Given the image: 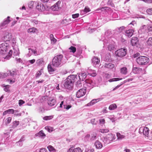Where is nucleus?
I'll list each match as a JSON object with an SVG mask.
<instances>
[{
    "label": "nucleus",
    "mask_w": 152,
    "mask_h": 152,
    "mask_svg": "<svg viewBox=\"0 0 152 152\" xmlns=\"http://www.w3.org/2000/svg\"><path fill=\"white\" fill-rule=\"evenodd\" d=\"M64 56L62 54H59L55 56L52 60V65L54 67H61L65 64L63 61Z\"/></svg>",
    "instance_id": "1"
},
{
    "label": "nucleus",
    "mask_w": 152,
    "mask_h": 152,
    "mask_svg": "<svg viewBox=\"0 0 152 152\" xmlns=\"http://www.w3.org/2000/svg\"><path fill=\"white\" fill-rule=\"evenodd\" d=\"M76 75H72L69 76L65 80L64 86L65 88L70 90L73 86V83L76 80Z\"/></svg>",
    "instance_id": "2"
},
{
    "label": "nucleus",
    "mask_w": 152,
    "mask_h": 152,
    "mask_svg": "<svg viewBox=\"0 0 152 152\" xmlns=\"http://www.w3.org/2000/svg\"><path fill=\"white\" fill-rule=\"evenodd\" d=\"M137 63L140 65H145L149 62V58L145 56H140L136 59Z\"/></svg>",
    "instance_id": "3"
},
{
    "label": "nucleus",
    "mask_w": 152,
    "mask_h": 152,
    "mask_svg": "<svg viewBox=\"0 0 152 152\" xmlns=\"http://www.w3.org/2000/svg\"><path fill=\"white\" fill-rule=\"evenodd\" d=\"M9 48L8 44L4 42L0 45V54L4 55L7 53L8 49Z\"/></svg>",
    "instance_id": "4"
},
{
    "label": "nucleus",
    "mask_w": 152,
    "mask_h": 152,
    "mask_svg": "<svg viewBox=\"0 0 152 152\" xmlns=\"http://www.w3.org/2000/svg\"><path fill=\"white\" fill-rule=\"evenodd\" d=\"M127 52V49L126 48H124L118 50L115 52V53L117 56L122 57L126 56Z\"/></svg>",
    "instance_id": "5"
},
{
    "label": "nucleus",
    "mask_w": 152,
    "mask_h": 152,
    "mask_svg": "<svg viewBox=\"0 0 152 152\" xmlns=\"http://www.w3.org/2000/svg\"><path fill=\"white\" fill-rule=\"evenodd\" d=\"M70 105H58V106H56L55 108L56 110L57 111L62 110L65 111V110H68L71 107Z\"/></svg>",
    "instance_id": "6"
},
{
    "label": "nucleus",
    "mask_w": 152,
    "mask_h": 152,
    "mask_svg": "<svg viewBox=\"0 0 152 152\" xmlns=\"http://www.w3.org/2000/svg\"><path fill=\"white\" fill-rule=\"evenodd\" d=\"M115 135L112 134H108L106 138H104V139L106 140V142L107 143H110L111 141L115 140Z\"/></svg>",
    "instance_id": "7"
},
{
    "label": "nucleus",
    "mask_w": 152,
    "mask_h": 152,
    "mask_svg": "<svg viewBox=\"0 0 152 152\" xmlns=\"http://www.w3.org/2000/svg\"><path fill=\"white\" fill-rule=\"evenodd\" d=\"M149 129L147 127H141L140 128L139 132L140 134L143 133V135L147 136L149 134Z\"/></svg>",
    "instance_id": "8"
},
{
    "label": "nucleus",
    "mask_w": 152,
    "mask_h": 152,
    "mask_svg": "<svg viewBox=\"0 0 152 152\" xmlns=\"http://www.w3.org/2000/svg\"><path fill=\"white\" fill-rule=\"evenodd\" d=\"M11 34L8 31L4 32V33L3 39L4 41H9L12 38Z\"/></svg>",
    "instance_id": "9"
},
{
    "label": "nucleus",
    "mask_w": 152,
    "mask_h": 152,
    "mask_svg": "<svg viewBox=\"0 0 152 152\" xmlns=\"http://www.w3.org/2000/svg\"><path fill=\"white\" fill-rule=\"evenodd\" d=\"M86 92V89H80L77 92L76 94V96L78 98L83 96L85 94Z\"/></svg>",
    "instance_id": "10"
},
{
    "label": "nucleus",
    "mask_w": 152,
    "mask_h": 152,
    "mask_svg": "<svg viewBox=\"0 0 152 152\" xmlns=\"http://www.w3.org/2000/svg\"><path fill=\"white\" fill-rule=\"evenodd\" d=\"M61 3V2L60 1H58L55 4L51 7V9L53 11H58L60 10L61 9V7L60 6Z\"/></svg>",
    "instance_id": "11"
},
{
    "label": "nucleus",
    "mask_w": 152,
    "mask_h": 152,
    "mask_svg": "<svg viewBox=\"0 0 152 152\" xmlns=\"http://www.w3.org/2000/svg\"><path fill=\"white\" fill-rule=\"evenodd\" d=\"M35 6L36 8L39 11H43L45 10V7L43 4L40 2L39 3L38 2H35Z\"/></svg>",
    "instance_id": "12"
},
{
    "label": "nucleus",
    "mask_w": 152,
    "mask_h": 152,
    "mask_svg": "<svg viewBox=\"0 0 152 152\" xmlns=\"http://www.w3.org/2000/svg\"><path fill=\"white\" fill-rule=\"evenodd\" d=\"M10 17L8 16L7 19H5L4 20L0 25V27L1 29L4 28L7 26V25L10 22L11 20L9 19Z\"/></svg>",
    "instance_id": "13"
},
{
    "label": "nucleus",
    "mask_w": 152,
    "mask_h": 152,
    "mask_svg": "<svg viewBox=\"0 0 152 152\" xmlns=\"http://www.w3.org/2000/svg\"><path fill=\"white\" fill-rule=\"evenodd\" d=\"M85 85L88 87L92 88L95 86V83L91 80H86L85 81Z\"/></svg>",
    "instance_id": "14"
},
{
    "label": "nucleus",
    "mask_w": 152,
    "mask_h": 152,
    "mask_svg": "<svg viewBox=\"0 0 152 152\" xmlns=\"http://www.w3.org/2000/svg\"><path fill=\"white\" fill-rule=\"evenodd\" d=\"M59 102H60V104H68L67 99L64 98L63 96H60L59 97Z\"/></svg>",
    "instance_id": "15"
},
{
    "label": "nucleus",
    "mask_w": 152,
    "mask_h": 152,
    "mask_svg": "<svg viewBox=\"0 0 152 152\" xmlns=\"http://www.w3.org/2000/svg\"><path fill=\"white\" fill-rule=\"evenodd\" d=\"M92 64L94 66L99 65L100 62V59L97 57H94L92 59Z\"/></svg>",
    "instance_id": "16"
},
{
    "label": "nucleus",
    "mask_w": 152,
    "mask_h": 152,
    "mask_svg": "<svg viewBox=\"0 0 152 152\" xmlns=\"http://www.w3.org/2000/svg\"><path fill=\"white\" fill-rule=\"evenodd\" d=\"M35 136L36 137H38L42 139H44L46 137V134L44 133L43 131L42 130L36 133Z\"/></svg>",
    "instance_id": "17"
},
{
    "label": "nucleus",
    "mask_w": 152,
    "mask_h": 152,
    "mask_svg": "<svg viewBox=\"0 0 152 152\" xmlns=\"http://www.w3.org/2000/svg\"><path fill=\"white\" fill-rule=\"evenodd\" d=\"M145 32H147L146 26L145 25H143L139 29L138 31V33L139 34H142L145 33Z\"/></svg>",
    "instance_id": "18"
},
{
    "label": "nucleus",
    "mask_w": 152,
    "mask_h": 152,
    "mask_svg": "<svg viewBox=\"0 0 152 152\" xmlns=\"http://www.w3.org/2000/svg\"><path fill=\"white\" fill-rule=\"evenodd\" d=\"M134 31L133 29H130L126 31H125V35L129 37H131L133 35Z\"/></svg>",
    "instance_id": "19"
},
{
    "label": "nucleus",
    "mask_w": 152,
    "mask_h": 152,
    "mask_svg": "<svg viewBox=\"0 0 152 152\" xmlns=\"http://www.w3.org/2000/svg\"><path fill=\"white\" fill-rule=\"evenodd\" d=\"M104 67L108 69H111L115 67V65L110 63H106L104 64Z\"/></svg>",
    "instance_id": "20"
},
{
    "label": "nucleus",
    "mask_w": 152,
    "mask_h": 152,
    "mask_svg": "<svg viewBox=\"0 0 152 152\" xmlns=\"http://www.w3.org/2000/svg\"><path fill=\"white\" fill-rule=\"evenodd\" d=\"M87 76V74L86 72H82L79 75L78 77L80 80H83L86 78Z\"/></svg>",
    "instance_id": "21"
},
{
    "label": "nucleus",
    "mask_w": 152,
    "mask_h": 152,
    "mask_svg": "<svg viewBox=\"0 0 152 152\" xmlns=\"http://www.w3.org/2000/svg\"><path fill=\"white\" fill-rule=\"evenodd\" d=\"M142 69L139 67H134L132 69L133 72L135 74L140 73L142 72Z\"/></svg>",
    "instance_id": "22"
},
{
    "label": "nucleus",
    "mask_w": 152,
    "mask_h": 152,
    "mask_svg": "<svg viewBox=\"0 0 152 152\" xmlns=\"http://www.w3.org/2000/svg\"><path fill=\"white\" fill-rule=\"evenodd\" d=\"M138 41V39L137 37H133L131 40V44L132 46H135L137 44Z\"/></svg>",
    "instance_id": "23"
},
{
    "label": "nucleus",
    "mask_w": 152,
    "mask_h": 152,
    "mask_svg": "<svg viewBox=\"0 0 152 152\" xmlns=\"http://www.w3.org/2000/svg\"><path fill=\"white\" fill-rule=\"evenodd\" d=\"M15 112H17V111L16 110L14 111V110L12 109H10L4 111L3 113V115H4L7 114H13Z\"/></svg>",
    "instance_id": "24"
},
{
    "label": "nucleus",
    "mask_w": 152,
    "mask_h": 152,
    "mask_svg": "<svg viewBox=\"0 0 152 152\" xmlns=\"http://www.w3.org/2000/svg\"><path fill=\"white\" fill-rule=\"evenodd\" d=\"M81 149L79 147L72 149L70 148L67 151V152H82Z\"/></svg>",
    "instance_id": "25"
},
{
    "label": "nucleus",
    "mask_w": 152,
    "mask_h": 152,
    "mask_svg": "<svg viewBox=\"0 0 152 152\" xmlns=\"http://www.w3.org/2000/svg\"><path fill=\"white\" fill-rule=\"evenodd\" d=\"M94 145L97 149H100L102 147V144L98 140H97L95 142Z\"/></svg>",
    "instance_id": "26"
},
{
    "label": "nucleus",
    "mask_w": 152,
    "mask_h": 152,
    "mask_svg": "<svg viewBox=\"0 0 152 152\" xmlns=\"http://www.w3.org/2000/svg\"><path fill=\"white\" fill-rule=\"evenodd\" d=\"M120 73L122 75H126L128 72L127 69L126 67H123L120 69Z\"/></svg>",
    "instance_id": "27"
},
{
    "label": "nucleus",
    "mask_w": 152,
    "mask_h": 152,
    "mask_svg": "<svg viewBox=\"0 0 152 152\" xmlns=\"http://www.w3.org/2000/svg\"><path fill=\"white\" fill-rule=\"evenodd\" d=\"M71 21V19L70 18L65 19L61 21V24L64 26H66L68 25L70 22Z\"/></svg>",
    "instance_id": "28"
},
{
    "label": "nucleus",
    "mask_w": 152,
    "mask_h": 152,
    "mask_svg": "<svg viewBox=\"0 0 152 152\" xmlns=\"http://www.w3.org/2000/svg\"><path fill=\"white\" fill-rule=\"evenodd\" d=\"M88 75L92 77H94L96 75V72L94 70L88 69Z\"/></svg>",
    "instance_id": "29"
},
{
    "label": "nucleus",
    "mask_w": 152,
    "mask_h": 152,
    "mask_svg": "<svg viewBox=\"0 0 152 152\" xmlns=\"http://www.w3.org/2000/svg\"><path fill=\"white\" fill-rule=\"evenodd\" d=\"M114 43L113 42L111 44H110L108 46V48L109 50L111 51L114 50L115 48V46L114 44Z\"/></svg>",
    "instance_id": "30"
},
{
    "label": "nucleus",
    "mask_w": 152,
    "mask_h": 152,
    "mask_svg": "<svg viewBox=\"0 0 152 152\" xmlns=\"http://www.w3.org/2000/svg\"><path fill=\"white\" fill-rule=\"evenodd\" d=\"M101 99L100 98H99L97 99H93L89 103L87 104H94L98 102H99L101 100Z\"/></svg>",
    "instance_id": "31"
},
{
    "label": "nucleus",
    "mask_w": 152,
    "mask_h": 152,
    "mask_svg": "<svg viewBox=\"0 0 152 152\" xmlns=\"http://www.w3.org/2000/svg\"><path fill=\"white\" fill-rule=\"evenodd\" d=\"M48 71L49 72H52L56 70L55 69L53 68L52 67L51 64H50L48 65Z\"/></svg>",
    "instance_id": "32"
},
{
    "label": "nucleus",
    "mask_w": 152,
    "mask_h": 152,
    "mask_svg": "<svg viewBox=\"0 0 152 152\" xmlns=\"http://www.w3.org/2000/svg\"><path fill=\"white\" fill-rule=\"evenodd\" d=\"M12 50H10L8 55L5 57H3L4 59L7 60L9 59L12 56Z\"/></svg>",
    "instance_id": "33"
},
{
    "label": "nucleus",
    "mask_w": 152,
    "mask_h": 152,
    "mask_svg": "<svg viewBox=\"0 0 152 152\" xmlns=\"http://www.w3.org/2000/svg\"><path fill=\"white\" fill-rule=\"evenodd\" d=\"M147 45L149 46H152V37L149 38L146 41Z\"/></svg>",
    "instance_id": "34"
},
{
    "label": "nucleus",
    "mask_w": 152,
    "mask_h": 152,
    "mask_svg": "<svg viewBox=\"0 0 152 152\" xmlns=\"http://www.w3.org/2000/svg\"><path fill=\"white\" fill-rule=\"evenodd\" d=\"M46 111L44 105H42L39 107L38 111L40 113H43Z\"/></svg>",
    "instance_id": "35"
},
{
    "label": "nucleus",
    "mask_w": 152,
    "mask_h": 152,
    "mask_svg": "<svg viewBox=\"0 0 152 152\" xmlns=\"http://www.w3.org/2000/svg\"><path fill=\"white\" fill-rule=\"evenodd\" d=\"M56 100L54 99L50 98L48 100V104H55Z\"/></svg>",
    "instance_id": "36"
},
{
    "label": "nucleus",
    "mask_w": 152,
    "mask_h": 152,
    "mask_svg": "<svg viewBox=\"0 0 152 152\" xmlns=\"http://www.w3.org/2000/svg\"><path fill=\"white\" fill-rule=\"evenodd\" d=\"M37 2H34L32 1H30L28 4V5L29 7L30 8H32L34 7V5L35 6V3Z\"/></svg>",
    "instance_id": "37"
},
{
    "label": "nucleus",
    "mask_w": 152,
    "mask_h": 152,
    "mask_svg": "<svg viewBox=\"0 0 152 152\" xmlns=\"http://www.w3.org/2000/svg\"><path fill=\"white\" fill-rule=\"evenodd\" d=\"M97 134L95 133H93L91 134V140H94L96 139Z\"/></svg>",
    "instance_id": "38"
},
{
    "label": "nucleus",
    "mask_w": 152,
    "mask_h": 152,
    "mask_svg": "<svg viewBox=\"0 0 152 152\" xmlns=\"http://www.w3.org/2000/svg\"><path fill=\"white\" fill-rule=\"evenodd\" d=\"M37 30L36 28L33 27L28 29L27 30V32L29 33H34Z\"/></svg>",
    "instance_id": "39"
},
{
    "label": "nucleus",
    "mask_w": 152,
    "mask_h": 152,
    "mask_svg": "<svg viewBox=\"0 0 152 152\" xmlns=\"http://www.w3.org/2000/svg\"><path fill=\"white\" fill-rule=\"evenodd\" d=\"M49 151L51 152H56V150L51 145H49L47 147Z\"/></svg>",
    "instance_id": "40"
},
{
    "label": "nucleus",
    "mask_w": 152,
    "mask_h": 152,
    "mask_svg": "<svg viewBox=\"0 0 152 152\" xmlns=\"http://www.w3.org/2000/svg\"><path fill=\"white\" fill-rule=\"evenodd\" d=\"M116 135L118 139L121 140L125 137V136L123 135H121L120 133L117 132L116 133Z\"/></svg>",
    "instance_id": "41"
},
{
    "label": "nucleus",
    "mask_w": 152,
    "mask_h": 152,
    "mask_svg": "<svg viewBox=\"0 0 152 152\" xmlns=\"http://www.w3.org/2000/svg\"><path fill=\"white\" fill-rule=\"evenodd\" d=\"M53 118V116L51 115L49 116H45L43 118V119L45 120H48L52 119Z\"/></svg>",
    "instance_id": "42"
},
{
    "label": "nucleus",
    "mask_w": 152,
    "mask_h": 152,
    "mask_svg": "<svg viewBox=\"0 0 152 152\" xmlns=\"http://www.w3.org/2000/svg\"><path fill=\"white\" fill-rule=\"evenodd\" d=\"M146 26L147 33L152 31V25H148Z\"/></svg>",
    "instance_id": "43"
},
{
    "label": "nucleus",
    "mask_w": 152,
    "mask_h": 152,
    "mask_svg": "<svg viewBox=\"0 0 152 152\" xmlns=\"http://www.w3.org/2000/svg\"><path fill=\"white\" fill-rule=\"evenodd\" d=\"M70 50V52L73 53H75L76 51V48L73 46H71L69 48Z\"/></svg>",
    "instance_id": "44"
},
{
    "label": "nucleus",
    "mask_w": 152,
    "mask_h": 152,
    "mask_svg": "<svg viewBox=\"0 0 152 152\" xmlns=\"http://www.w3.org/2000/svg\"><path fill=\"white\" fill-rule=\"evenodd\" d=\"M122 79V78H112V79H109L108 80V81L110 82H113V81H116L119 80H121Z\"/></svg>",
    "instance_id": "45"
},
{
    "label": "nucleus",
    "mask_w": 152,
    "mask_h": 152,
    "mask_svg": "<svg viewBox=\"0 0 152 152\" xmlns=\"http://www.w3.org/2000/svg\"><path fill=\"white\" fill-rule=\"evenodd\" d=\"M19 124V121H15L13 122L12 127L13 128L16 127Z\"/></svg>",
    "instance_id": "46"
},
{
    "label": "nucleus",
    "mask_w": 152,
    "mask_h": 152,
    "mask_svg": "<svg viewBox=\"0 0 152 152\" xmlns=\"http://www.w3.org/2000/svg\"><path fill=\"white\" fill-rule=\"evenodd\" d=\"M8 74H10V75L14 77L17 74V72L15 71H12L11 72V71H9L8 72Z\"/></svg>",
    "instance_id": "47"
},
{
    "label": "nucleus",
    "mask_w": 152,
    "mask_h": 152,
    "mask_svg": "<svg viewBox=\"0 0 152 152\" xmlns=\"http://www.w3.org/2000/svg\"><path fill=\"white\" fill-rule=\"evenodd\" d=\"M46 111L51 109L52 108V106L54 105H44Z\"/></svg>",
    "instance_id": "48"
},
{
    "label": "nucleus",
    "mask_w": 152,
    "mask_h": 152,
    "mask_svg": "<svg viewBox=\"0 0 152 152\" xmlns=\"http://www.w3.org/2000/svg\"><path fill=\"white\" fill-rule=\"evenodd\" d=\"M109 130L108 129H100L99 130V132L102 133H106L109 132Z\"/></svg>",
    "instance_id": "49"
},
{
    "label": "nucleus",
    "mask_w": 152,
    "mask_h": 152,
    "mask_svg": "<svg viewBox=\"0 0 152 152\" xmlns=\"http://www.w3.org/2000/svg\"><path fill=\"white\" fill-rule=\"evenodd\" d=\"M117 105H110L109 107V109L110 110H113L116 108Z\"/></svg>",
    "instance_id": "50"
},
{
    "label": "nucleus",
    "mask_w": 152,
    "mask_h": 152,
    "mask_svg": "<svg viewBox=\"0 0 152 152\" xmlns=\"http://www.w3.org/2000/svg\"><path fill=\"white\" fill-rule=\"evenodd\" d=\"M45 129L48 131L49 132H51L53 131V128L52 127L49 126H47L45 127Z\"/></svg>",
    "instance_id": "51"
},
{
    "label": "nucleus",
    "mask_w": 152,
    "mask_h": 152,
    "mask_svg": "<svg viewBox=\"0 0 152 152\" xmlns=\"http://www.w3.org/2000/svg\"><path fill=\"white\" fill-rule=\"evenodd\" d=\"M76 86L77 88H80L82 86V84L80 81H77L76 84Z\"/></svg>",
    "instance_id": "52"
},
{
    "label": "nucleus",
    "mask_w": 152,
    "mask_h": 152,
    "mask_svg": "<svg viewBox=\"0 0 152 152\" xmlns=\"http://www.w3.org/2000/svg\"><path fill=\"white\" fill-rule=\"evenodd\" d=\"M90 11V10L89 8L87 7H86L84 10L83 11V12H84L85 13H86L89 12Z\"/></svg>",
    "instance_id": "53"
},
{
    "label": "nucleus",
    "mask_w": 152,
    "mask_h": 152,
    "mask_svg": "<svg viewBox=\"0 0 152 152\" xmlns=\"http://www.w3.org/2000/svg\"><path fill=\"white\" fill-rule=\"evenodd\" d=\"M28 50H29V53L30 52V50L31 52L34 53V55L36 56L37 55V52L36 50H34L33 49H31V48H28Z\"/></svg>",
    "instance_id": "54"
},
{
    "label": "nucleus",
    "mask_w": 152,
    "mask_h": 152,
    "mask_svg": "<svg viewBox=\"0 0 152 152\" xmlns=\"http://www.w3.org/2000/svg\"><path fill=\"white\" fill-rule=\"evenodd\" d=\"M147 13L149 15H152V8H149L146 11Z\"/></svg>",
    "instance_id": "55"
},
{
    "label": "nucleus",
    "mask_w": 152,
    "mask_h": 152,
    "mask_svg": "<svg viewBox=\"0 0 152 152\" xmlns=\"http://www.w3.org/2000/svg\"><path fill=\"white\" fill-rule=\"evenodd\" d=\"M11 120H12V118L11 117H8L6 120V122L7 124H8L11 121Z\"/></svg>",
    "instance_id": "56"
},
{
    "label": "nucleus",
    "mask_w": 152,
    "mask_h": 152,
    "mask_svg": "<svg viewBox=\"0 0 152 152\" xmlns=\"http://www.w3.org/2000/svg\"><path fill=\"white\" fill-rule=\"evenodd\" d=\"M105 123V121L104 119H101L99 120V123L101 125L104 124Z\"/></svg>",
    "instance_id": "57"
},
{
    "label": "nucleus",
    "mask_w": 152,
    "mask_h": 152,
    "mask_svg": "<svg viewBox=\"0 0 152 152\" xmlns=\"http://www.w3.org/2000/svg\"><path fill=\"white\" fill-rule=\"evenodd\" d=\"M10 86L9 85H7L4 86V91L6 92L8 91H9V87Z\"/></svg>",
    "instance_id": "58"
},
{
    "label": "nucleus",
    "mask_w": 152,
    "mask_h": 152,
    "mask_svg": "<svg viewBox=\"0 0 152 152\" xmlns=\"http://www.w3.org/2000/svg\"><path fill=\"white\" fill-rule=\"evenodd\" d=\"M31 21L32 23H33L34 24H35L36 25L38 24L39 22L38 21L35 19H32L31 20Z\"/></svg>",
    "instance_id": "59"
},
{
    "label": "nucleus",
    "mask_w": 152,
    "mask_h": 152,
    "mask_svg": "<svg viewBox=\"0 0 152 152\" xmlns=\"http://www.w3.org/2000/svg\"><path fill=\"white\" fill-rule=\"evenodd\" d=\"M7 81L8 82H9V83L10 84H12L15 82L14 80H13V79L10 80V79H8L7 80Z\"/></svg>",
    "instance_id": "60"
},
{
    "label": "nucleus",
    "mask_w": 152,
    "mask_h": 152,
    "mask_svg": "<svg viewBox=\"0 0 152 152\" xmlns=\"http://www.w3.org/2000/svg\"><path fill=\"white\" fill-rule=\"evenodd\" d=\"M43 60L42 59H39L37 60V63L38 64H40L43 62Z\"/></svg>",
    "instance_id": "61"
},
{
    "label": "nucleus",
    "mask_w": 152,
    "mask_h": 152,
    "mask_svg": "<svg viewBox=\"0 0 152 152\" xmlns=\"http://www.w3.org/2000/svg\"><path fill=\"white\" fill-rule=\"evenodd\" d=\"M14 53H15V55L18 56V55L19 54V50L18 48L15 51L14 50Z\"/></svg>",
    "instance_id": "62"
},
{
    "label": "nucleus",
    "mask_w": 152,
    "mask_h": 152,
    "mask_svg": "<svg viewBox=\"0 0 152 152\" xmlns=\"http://www.w3.org/2000/svg\"><path fill=\"white\" fill-rule=\"evenodd\" d=\"M79 16V14L78 13H77L72 15V17L73 18H78Z\"/></svg>",
    "instance_id": "63"
},
{
    "label": "nucleus",
    "mask_w": 152,
    "mask_h": 152,
    "mask_svg": "<svg viewBox=\"0 0 152 152\" xmlns=\"http://www.w3.org/2000/svg\"><path fill=\"white\" fill-rule=\"evenodd\" d=\"M35 61V60L34 59L32 60H29L28 61V63H30L31 64H34Z\"/></svg>",
    "instance_id": "64"
}]
</instances>
